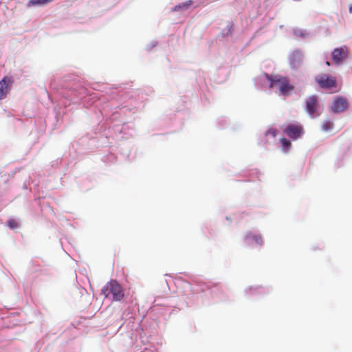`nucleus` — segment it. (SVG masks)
<instances>
[{"label": "nucleus", "mask_w": 352, "mask_h": 352, "mask_svg": "<svg viewBox=\"0 0 352 352\" xmlns=\"http://www.w3.org/2000/svg\"><path fill=\"white\" fill-rule=\"evenodd\" d=\"M266 78L270 82V87H276L280 95L289 96L294 90V87L290 83L287 77L280 76H271L265 74Z\"/></svg>", "instance_id": "1"}, {"label": "nucleus", "mask_w": 352, "mask_h": 352, "mask_svg": "<svg viewBox=\"0 0 352 352\" xmlns=\"http://www.w3.org/2000/svg\"><path fill=\"white\" fill-rule=\"evenodd\" d=\"M101 294L104 298H108L110 295H112L114 301H120L124 298V292L122 287L116 280H113L107 283L102 289Z\"/></svg>", "instance_id": "2"}, {"label": "nucleus", "mask_w": 352, "mask_h": 352, "mask_svg": "<svg viewBox=\"0 0 352 352\" xmlns=\"http://www.w3.org/2000/svg\"><path fill=\"white\" fill-rule=\"evenodd\" d=\"M315 80L320 87L324 89H331L337 87L336 78L327 74L316 76Z\"/></svg>", "instance_id": "3"}, {"label": "nucleus", "mask_w": 352, "mask_h": 352, "mask_svg": "<svg viewBox=\"0 0 352 352\" xmlns=\"http://www.w3.org/2000/svg\"><path fill=\"white\" fill-rule=\"evenodd\" d=\"M283 131L291 139L296 140L302 135L304 129L300 124H289L285 126Z\"/></svg>", "instance_id": "4"}, {"label": "nucleus", "mask_w": 352, "mask_h": 352, "mask_svg": "<svg viewBox=\"0 0 352 352\" xmlns=\"http://www.w3.org/2000/svg\"><path fill=\"white\" fill-rule=\"evenodd\" d=\"M319 107L318 97L316 95L309 96L305 101V110L311 116L317 113Z\"/></svg>", "instance_id": "5"}, {"label": "nucleus", "mask_w": 352, "mask_h": 352, "mask_svg": "<svg viewBox=\"0 0 352 352\" xmlns=\"http://www.w3.org/2000/svg\"><path fill=\"white\" fill-rule=\"evenodd\" d=\"M348 107L346 99L342 96H338L332 102L330 109L333 113H341L347 109Z\"/></svg>", "instance_id": "6"}, {"label": "nucleus", "mask_w": 352, "mask_h": 352, "mask_svg": "<svg viewBox=\"0 0 352 352\" xmlns=\"http://www.w3.org/2000/svg\"><path fill=\"white\" fill-rule=\"evenodd\" d=\"M13 82V78L11 76H4L0 80V100L6 97L11 89Z\"/></svg>", "instance_id": "7"}, {"label": "nucleus", "mask_w": 352, "mask_h": 352, "mask_svg": "<svg viewBox=\"0 0 352 352\" xmlns=\"http://www.w3.org/2000/svg\"><path fill=\"white\" fill-rule=\"evenodd\" d=\"M348 56V50L346 47L336 48L332 52V58L334 63L340 64Z\"/></svg>", "instance_id": "8"}, {"label": "nucleus", "mask_w": 352, "mask_h": 352, "mask_svg": "<svg viewBox=\"0 0 352 352\" xmlns=\"http://www.w3.org/2000/svg\"><path fill=\"white\" fill-rule=\"evenodd\" d=\"M303 62V55L300 51L294 52L289 58V63L292 68L297 69L300 67Z\"/></svg>", "instance_id": "9"}, {"label": "nucleus", "mask_w": 352, "mask_h": 352, "mask_svg": "<svg viewBox=\"0 0 352 352\" xmlns=\"http://www.w3.org/2000/svg\"><path fill=\"white\" fill-rule=\"evenodd\" d=\"M280 142L282 146L283 151L284 153L288 152V151L292 146L291 142L285 138H282L280 139Z\"/></svg>", "instance_id": "10"}, {"label": "nucleus", "mask_w": 352, "mask_h": 352, "mask_svg": "<svg viewBox=\"0 0 352 352\" xmlns=\"http://www.w3.org/2000/svg\"><path fill=\"white\" fill-rule=\"evenodd\" d=\"M247 241H254L256 244L261 245L263 244L262 239L260 236L254 235L252 234H248L245 236Z\"/></svg>", "instance_id": "11"}, {"label": "nucleus", "mask_w": 352, "mask_h": 352, "mask_svg": "<svg viewBox=\"0 0 352 352\" xmlns=\"http://www.w3.org/2000/svg\"><path fill=\"white\" fill-rule=\"evenodd\" d=\"M321 127L324 131H328L333 129V123L330 120H326L322 124Z\"/></svg>", "instance_id": "12"}, {"label": "nucleus", "mask_w": 352, "mask_h": 352, "mask_svg": "<svg viewBox=\"0 0 352 352\" xmlns=\"http://www.w3.org/2000/svg\"><path fill=\"white\" fill-rule=\"evenodd\" d=\"M277 135V131L274 128H270L267 131H266L265 133V136H271L273 138H275Z\"/></svg>", "instance_id": "13"}, {"label": "nucleus", "mask_w": 352, "mask_h": 352, "mask_svg": "<svg viewBox=\"0 0 352 352\" xmlns=\"http://www.w3.org/2000/svg\"><path fill=\"white\" fill-rule=\"evenodd\" d=\"M7 225L10 228V229H14L15 228L17 227V223L16 222V221L14 219H10L7 222Z\"/></svg>", "instance_id": "14"}, {"label": "nucleus", "mask_w": 352, "mask_h": 352, "mask_svg": "<svg viewBox=\"0 0 352 352\" xmlns=\"http://www.w3.org/2000/svg\"><path fill=\"white\" fill-rule=\"evenodd\" d=\"M15 317V315L14 314H10L9 316H8V318H10V320H12L13 318Z\"/></svg>", "instance_id": "15"}, {"label": "nucleus", "mask_w": 352, "mask_h": 352, "mask_svg": "<svg viewBox=\"0 0 352 352\" xmlns=\"http://www.w3.org/2000/svg\"><path fill=\"white\" fill-rule=\"evenodd\" d=\"M326 65H327V66H330V63H329V61H327V62H326Z\"/></svg>", "instance_id": "16"}, {"label": "nucleus", "mask_w": 352, "mask_h": 352, "mask_svg": "<svg viewBox=\"0 0 352 352\" xmlns=\"http://www.w3.org/2000/svg\"><path fill=\"white\" fill-rule=\"evenodd\" d=\"M350 12H352V7H350Z\"/></svg>", "instance_id": "17"}]
</instances>
